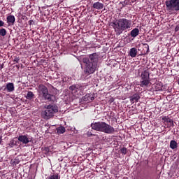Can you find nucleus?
Returning <instances> with one entry per match:
<instances>
[{
  "label": "nucleus",
  "mask_w": 179,
  "mask_h": 179,
  "mask_svg": "<svg viewBox=\"0 0 179 179\" xmlns=\"http://www.w3.org/2000/svg\"><path fill=\"white\" fill-rule=\"evenodd\" d=\"M83 62L85 64L84 72L86 75L94 73L97 69V64H99V55L97 53L90 54L89 57L83 59Z\"/></svg>",
  "instance_id": "1"
},
{
  "label": "nucleus",
  "mask_w": 179,
  "mask_h": 179,
  "mask_svg": "<svg viewBox=\"0 0 179 179\" xmlns=\"http://www.w3.org/2000/svg\"><path fill=\"white\" fill-rule=\"evenodd\" d=\"M110 25L114 29L117 36L122 34L123 31L128 30L132 26V21L127 18H120L110 22Z\"/></svg>",
  "instance_id": "2"
},
{
  "label": "nucleus",
  "mask_w": 179,
  "mask_h": 179,
  "mask_svg": "<svg viewBox=\"0 0 179 179\" xmlns=\"http://www.w3.org/2000/svg\"><path fill=\"white\" fill-rule=\"evenodd\" d=\"M92 129L98 131V132H103L104 134H111L115 132V129L105 122H96L91 124Z\"/></svg>",
  "instance_id": "3"
},
{
  "label": "nucleus",
  "mask_w": 179,
  "mask_h": 179,
  "mask_svg": "<svg viewBox=\"0 0 179 179\" xmlns=\"http://www.w3.org/2000/svg\"><path fill=\"white\" fill-rule=\"evenodd\" d=\"M41 112V117L43 120H50L54 117L55 113H58V106L57 105H48Z\"/></svg>",
  "instance_id": "4"
},
{
  "label": "nucleus",
  "mask_w": 179,
  "mask_h": 179,
  "mask_svg": "<svg viewBox=\"0 0 179 179\" xmlns=\"http://www.w3.org/2000/svg\"><path fill=\"white\" fill-rule=\"evenodd\" d=\"M85 89H86V85L82 83L74 84L69 87V90H71V93L78 96H83L85 94Z\"/></svg>",
  "instance_id": "5"
},
{
  "label": "nucleus",
  "mask_w": 179,
  "mask_h": 179,
  "mask_svg": "<svg viewBox=\"0 0 179 179\" xmlns=\"http://www.w3.org/2000/svg\"><path fill=\"white\" fill-rule=\"evenodd\" d=\"M140 86L141 87H148L152 83H150V73L148 70H145L141 75Z\"/></svg>",
  "instance_id": "6"
},
{
  "label": "nucleus",
  "mask_w": 179,
  "mask_h": 179,
  "mask_svg": "<svg viewBox=\"0 0 179 179\" xmlns=\"http://www.w3.org/2000/svg\"><path fill=\"white\" fill-rule=\"evenodd\" d=\"M165 5L168 10L172 12H178L179 10V0H167Z\"/></svg>",
  "instance_id": "7"
},
{
  "label": "nucleus",
  "mask_w": 179,
  "mask_h": 179,
  "mask_svg": "<svg viewBox=\"0 0 179 179\" xmlns=\"http://www.w3.org/2000/svg\"><path fill=\"white\" fill-rule=\"evenodd\" d=\"M19 142L22 143L23 145H27V143H30V142H33V137L25 134V135H20L17 138Z\"/></svg>",
  "instance_id": "8"
},
{
  "label": "nucleus",
  "mask_w": 179,
  "mask_h": 179,
  "mask_svg": "<svg viewBox=\"0 0 179 179\" xmlns=\"http://www.w3.org/2000/svg\"><path fill=\"white\" fill-rule=\"evenodd\" d=\"M39 96H43V94H45L48 92V88L45 87V85L43 84H40L38 86V90H37Z\"/></svg>",
  "instance_id": "9"
},
{
  "label": "nucleus",
  "mask_w": 179,
  "mask_h": 179,
  "mask_svg": "<svg viewBox=\"0 0 179 179\" xmlns=\"http://www.w3.org/2000/svg\"><path fill=\"white\" fill-rule=\"evenodd\" d=\"M42 97H43L45 100H48V101H54V100H55V96L49 94L48 91L45 94H43Z\"/></svg>",
  "instance_id": "10"
},
{
  "label": "nucleus",
  "mask_w": 179,
  "mask_h": 179,
  "mask_svg": "<svg viewBox=\"0 0 179 179\" xmlns=\"http://www.w3.org/2000/svg\"><path fill=\"white\" fill-rule=\"evenodd\" d=\"M83 100L84 101H86L87 103H90V102L93 101V100H94V95L87 94L83 97Z\"/></svg>",
  "instance_id": "11"
},
{
  "label": "nucleus",
  "mask_w": 179,
  "mask_h": 179,
  "mask_svg": "<svg viewBox=\"0 0 179 179\" xmlns=\"http://www.w3.org/2000/svg\"><path fill=\"white\" fill-rule=\"evenodd\" d=\"M93 9H96V10H101L104 8V4L100 3V1H96L92 4Z\"/></svg>",
  "instance_id": "12"
},
{
  "label": "nucleus",
  "mask_w": 179,
  "mask_h": 179,
  "mask_svg": "<svg viewBox=\"0 0 179 179\" xmlns=\"http://www.w3.org/2000/svg\"><path fill=\"white\" fill-rule=\"evenodd\" d=\"M25 98L27 99V100H29V101H34V99H36V95L34 94V93H33V92L31 91H28Z\"/></svg>",
  "instance_id": "13"
},
{
  "label": "nucleus",
  "mask_w": 179,
  "mask_h": 179,
  "mask_svg": "<svg viewBox=\"0 0 179 179\" xmlns=\"http://www.w3.org/2000/svg\"><path fill=\"white\" fill-rule=\"evenodd\" d=\"M6 89L8 93L15 91V85L13 83H8L6 85Z\"/></svg>",
  "instance_id": "14"
},
{
  "label": "nucleus",
  "mask_w": 179,
  "mask_h": 179,
  "mask_svg": "<svg viewBox=\"0 0 179 179\" xmlns=\"http://www.w3.org/2000/svg\"><path fill=\"white\" fill-rule=\"evenodd\" d=\"M141 99V96L138 94H134L131 98L130 101L132 104L134 103H138L139 101V99Z\"/></svg>",
  "instance_id": "15"
},
{
  "label": "nucleus",
  "mask_w": 179,
  "mask_h": 179,
  "mask_svg": "<svg viewBox=\"0 0 179 179\" xmlns=\"http://www.w3.org/2000/svg\"><path fill=\"white\" fill-rule=\"evenodd\" d=\"M16 19L15 18V15H8L7 17V23L11 26H13L15 24Z\"/></svg>",
  "instance_id": "16"
},
{
  "label": "nucleus",
  "mask_w": 179,
  "mask_h": 179,
  "mask_svg": "<svg viewBox=\"0 0 179 179\" xmlns=\"http://www.w3.org/2000/svg\"><path fill=\"white\" fill-rule=\"evenodd\" d=\"M130 36L131 37H133V38H135V37H138L139 36V29L134 28L130 31Z\"/></svg>",
  "instance_id": "17"
},
{
  "label": "nucleus",
  "mask_w": 179,
  "mask_h": 179,
  "mask_svg": "<svg viewBox=\"0 0 179 179\" xmlns=\"http://www.w3.org/2000/svg\"><path fill=\"white\" fill-rule=\"evenodd\" d=\"M129 55L131 58H135L138 55V50L136 48H132L130 49Z\"/></svg>",
  "instance_id": "18"
},
{
  "label": "nucleus",
  "mask_w": 179,
  "mask_h": 179,
  "mask_svg": "<svg viewBox=\"0 0 179 179\" xmlns=\"http://www.w3.org/2000/svg\"><path fill=\"white\" fill-rule=\"evenodd\" d=\"M47 179H61V176L58 173H52L48 176Z\"/></svg>",
  "instance_id": "19"
},
{
  "label": "nucleus",
  "mask_w": 179,
  "mask_h": 179,
  "mask_svg": "<svg viewBox=\"0 0 179 179\" xmlns=\"http://www.w3.org/2000/svg\"><path fill=\"white\" fill-rule=\"evenodd\" d=\"M155 90H157V92H160V91L163 90V83H157L155 85Z\"/></svg>",
  "instance_id": "20"
},
{
  "label": "nucleus",
  "mask_w": 179,
  "mask_h": 179,
  "mask_svg": "<svg viewBox=\"0 0 179 179\" xmlns=\"http://www.w3.org/2000/svg\"><path fill=\"white\" fill-rule=\"evenodd\" d=\"M170 148L171 149H177L178 148L177 141L174 140H171L170 142Z\"/></svg>",
  "instance_id": "21"
},
{
  "label": "nucleus",
  "mask_w": 179,
  "mask_h": 179,
  "mask_svg": "<svg viewBox=\"0 0 179 179\" xmlns=\"http://www.w3.org/2000/svg\"><path fill=\"white\" fill-rule=\"evenodd\" d=\"M15 146H16V141H15V140H11L8 144L7 148L12 149V148H15Z\"/></svg>",
  "instance_id": "22"
},
{
  "label": "nucleus",
  "mask_w": 179,
  "mask_h": 179,
  "mask_svg": "<svg viewBox=\"0 0 179 179\" xmlns=\"http://www.w3.org/2000/svg\"><path fill=\"white\" fill-rule=\"evenodd\" d=\"M66 129L65 127L60 126L57 129V134H64Z\"/></svg>",
  "instance_id": "23"
},
{
  "label": "nucleus",
  "mask_w": 179,
  "mask_h": 179,
  "mask_svg": "<svg viewBox=\"0 0 179 179\" xmlns=\"http://www.w3.org/2000/svg\"><path fill=\"white\" fill-rule=\"evenodd\" d=\"M0 36L5 37L6 36V29L5 28L0 29Z\"/></svg>",
  "instance_id": "24"
},
{
  "label": "nucleus",
  "mask_w": 179,
  "mask_h": 179,
  "mask_svg": "<svg viewBox=\"0 0 179 179\" xmlns=\"http://www.w3.org/2000/svg\"><path fill=\"white\" fill-rule=\"evenodd\" d=\"M167 124H169L168 127H174V121L173 119H169Z\"/></svg>",
  "instance_id": "25"
},
{
  "label": "nucleus",
  "mask_w": 179,
  "mask_h": 179,
  "mask_svg": "<svg viewBox=\"0 0 179 179\" xmlns=\"http://www.w3.org/2000/svg\"><path fill=\"white\" fill-rule=\"evenodd\" d=\"M120 152H121L122 155H126L127 154V148H122L120 150Z\"/></svg>",
  "instance_id": "26"
},
{
  "label": "nucleus",
  "mask_w": 179,
  "mask_h": 179,
  "mask_svg": "<svg viewBox=\"0 0 179 179\" xmlns=\"http://www.w3.org/2000/svg\"><path fill=\"white\" fill-rule=\"evenodd\" d=\"M170 120V118H169V117L165 116L162 117V121H164V122H169V120Z\"/></svg>",
  "instance_id": "27"
},
{
  "label": "nucleus",
  "mask_w": 179,
  "mask_h": 179,
  "mask_svg": "<svg viewBox=\"0 0 179 179\" xmlns=\"http://www.w3.org/2000/svg\"><path fill=\"white\" fill-rule=\"evenodd\" d=\"M19 61H20V59L19 57H15L13 62H15V64H18Z\"/></svg>",
  "instance_id": "28"
},
{
  "label": "nucleus",
  "mask_w": 179,
  "mask_h": 179,
  "mask_svg": "<svg viewBox=\"0 0 179 179\" xmlns=\"http://www.w3.org/2000/svg\"><path fill=\"white\" fill-rule=\"evenodd\" d=\"M43 150L44 152H46V153H48V152H50V148L48 147H45Z\"/></svg>",
  "instance_id": "29"
},
{
  "label": "nucleus",
  "mask_w": 179,
  "mask_h": 179,
  "mask_svg": "<svg viewBox=\"0 0 179 179\" xmlns=\"http://www.w3.org/2000/svg\"><path fill=\"white\" fill-rule=\"evenodd\" d=\"M5 24V22L0 20V27H3V26Z\"/></svg>",
  "instance_id": "30"
},
{
  "label": "nucleus",
  "mask_w": 179,
  "mask_h": 179,
  "mask_svg": "<svg viewBox=\"0 0 179 179\" xmlns=\"http://www.w3.org/2000/svg\"><path fill=\"white\" fill-rule=\"evenodd\" d=\"M29 24H30V26H31V24H33V20H29L28 21Z\"/></svg>",
  "instance_id": "31"
},
{
  "label": "nucleus",
  "mask_w": 179,
  "mask_h": 179,
  "mask_svg": "<svg viewBox=\"0 0 179 179\" xmlns=\"http://www.w3.org/2000/svg\"><path fill=\"white\" fill-rule=\"evenodd\" d=\"M179 30V27L177 26L176 28H175V31H178Z\"/></svg>",
  "instance_id": "32"
},
{
  "label": "nucleus",
  "mask_w": 179,
  "mask_h": 179,
  "mask_svg": "<svg viewBox=\"0 0 179 179\" xmlns=\"http://www.w3.org/2000/svg\"><path fill=\"white\" fill-rule=\"evenodd\" d=\"M144 45H146V46H147L148 50H149V45H148V43L144 44Z\"/></svg>",
  "instance_id": "33"
},
{
  "label": "nucleus",
  "mask_w": 179,
  "mask_h": 179,
  "mask_svg": "<svg viewBox=\"0 0 179 179\" xmlns=\"http://www.w3.org/2000/svg\"><path fill=\"white\" fill-rule=\"evenodd\" d=\"M2 143V137H0V145Z\"/></svg>",
  "instance_id": "34"
},
{
  "label": "nucleus",
  "mask_w": 179,
  "mask_h": 179,
  "mask_svg": "<svg viewBox=\"0 0 179 179\" xmlns=\"http://www.w3.org/2000/svg\"><path fill=\"white\" fill-rule=\"evenodd\" d=\"M122 8H125V5H124V4H122Z\"/></svg>",
  "instance_id": "35"
},
{
  "label": "nucleus",
  "mask_w": 179,
  "mask_h": 179,
  "mask_svg": "<svg viewBox=\"0 0 179 179\" xmlns=\"http://www.w3.org/2000/svg\"><path fill=\"white\" fill-rule=\"evenodd\" d=\"M1 68H3V66H1Z\"/></svg>",
  "instance_id": "36"
},
{
  "label": "nucleus",
  "mask_w": 179,
  "mask_h": 179,
  "mask_svg": "<svg viewBox=\"0 0 179 179\" xmlns=\"http://www.w3.org/2000/svg\"><path fill=\"white\" fill-rule=\"evenodd\" d=\"M17 68H19V66H16Z\"/></svg>",
  "instance_id": "37"
},
{
  "label": "nucleus",
  "mask_w": 179,
  "mask_h": 179,
  "mask_svg": "<svg viewBox=\"0 0 179 179\" xmlns=\"http://www.w3.org/2000/svg\"><path fill=\"white\" fill-rule=\"evenodd\" d=\"M134 2H136V0H134Z\"/></svg>",
  "instance_id": "38"
}]
</instances>
